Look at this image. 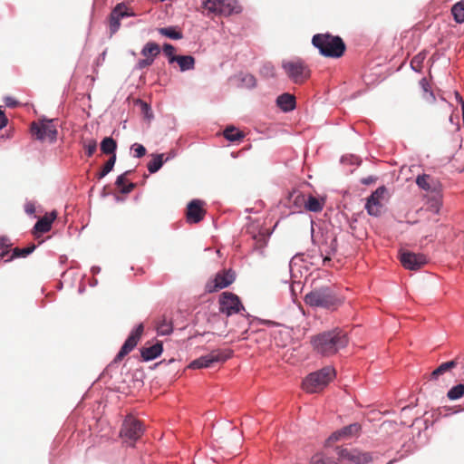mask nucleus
Instances as JSON below:
<instances>
[{
	"label": "nucleus",
	"instance_id": "f257e3e1",
	"mask_svg": "<svg viewBox=\"0 0 464 464\" xmlns=\"http://www.w3.org/2000/svg\"><path fill=\"white\" fill-rule=\"evenodd\" d=\"M347 344L346 334L338 327L321 333V355L323 356L333 355Z\"/></svg>",
	"mask_w": 464,
	"mask_h": 464
},
{
	"label": "nucleus",
	"instance_id": "f03ea898",
	"mask_svg": "<svg viewBox=\"0 0 464 464\" xmlns=\"http://www.w3.org/2000/svg\"><path fill=\"white\" fill-rule=\"evenodd\" d=\"M281 66L287 77L295 83H301L310 76L307 64L298 57L283 60Z\"/></svg>",
	"mask_w": 464,
	"mask_h": 464
},
{
	"label": "nucleus",
	"instance_id": "7ed1b4c3",
	"mask_svg": "<svg viewBox=\"0 0 464 464\" xmlns=\"http://www.w3.org/2000/svg\"><path fill=\"white\" fill-rule=\"evenodd\" d=\"M346 45L343 40L330 34H321V55L329 58H340L343 55Z\"/></svg>",
	"mask_w": 464,
	"mask_h": 464
},
{
	"label": "nucleus",
	"instance_id": "20e7f679",
	"mask_svg": "<svg viewBox=\"0 0 464 464\" xmlns=\"http://www.w3.org/2000/svg\"><path fill=\"white\" fill-rule=\"evenodd\" d=\"M202 5L209 13L223 16L242 12V6L237 0H206Z\"/></svg>",
	"mask_w": 464,
	"mask_h": 464
},
{
	"label": "nucleus",
	"instance_id": "39448f33",
	"mask_svg": "<svg viewBox=\"0 0 464 464\" xmlns=\"http://www.w3.org/2000/svg\"><path fill=\"white\" fill-rule=\"evenodd\" d=\"M32 133L38 140L44 141L48 140L51 143L54 142L57 138V130L52 120H41L38 122H33L31 126Z\"/></svg>",
	"mask_w": 464,
	"mask_h": 464
},
{
	"label": "nucleus",
	"instance_id": "423d86ee",
	"mask_svg": "<svg viewBox=\"0 0 464 464\" xmlns=\"http://www.w3.org/2000/svg\"><path fill=\"white\" fill-rule=\"evenodd\" d=\"M343 304V297L341 296L335 287L321 286V308L334 312Z\"/></svg>",
	"mask_w": 464,
	"mask_h": 464
},
{
	"label": "nucleus",
	"instance_id": "0eeeda50",
	"mask_svg": "<svg viewBox=\"0 0 464 464\" xmlns=\"http://www.w3.org/2000/svg\"><path fill=\"white\" fill-rule=\"evenodd\" d=\"M231 356V352L213 351L208 354L203 355L189 364L191 369L208 368L214 362H225Z\"/></svg>",
	"mask_w": 464,
	"mask_h": 464
},
{
	"label": "nucleus",
	"instance_id": "6e6552de",
	"mask_svg": "<svg viewBox=\"0 0 464 464\" xmlns=\"http://www.w3.org/2000/svg\"><path fill=\"white\" fill-rule=\"evenodd\" d=\"M387 193L385 186L379 187L366 199L365 209L370 216L379 217L383 208L382 199Z\"/></svg>",
	"mask_w": 464,
	"mask_h": 464
},
{
	"label": "nucleus",
	"instance_id": "1a4fd4ad",
	"mask_svg": "<svg viewBox=\"0 0 464 464\" xmlns=\"http://www.w3.org/2000/svg\"><path fill=\"white\" fill-rule=\"evenodd\" d=\"M241 309H244V307L237 295L228 292L222 294L219 299V311L222 314L230 316L237 314Z\"/></svg>",
	"mask_w": 464,
	"mask_h": 464
},
{
	"label": "nucleus",
	"instance_id": "9d476101",
	"mask_svg": "<svg viewBox=\"0 0 464 464\" xmlns=\"http://www.w3.org/2000/svg\"><path fill=\"white\" fill-rule=\"evenodd\" d=\"M143 432L141 423L131 416L127 417L122 424L121 436L132 441L137 440Z\"/></svg>",
	"mask_w": 464,
	"mask_h": 464
},
{
	"label": "nucleus",
	"instance_id": "9b49d317",
	"mask_svg": "<svg viewBox=\"0 0 464 464\" xmlns=\"http://www.w3.org/2000/svg\"><path fill=\"white\" fill-rule=\"evenodd\" d=\"M340 459H346L353 464H368L373 458L370 452H362L358 450L341 449L338 451Z\"/></svg>",
	"mask_w": 464,
	"mask_h": 464
},
{
	"label": "nucleus",
	"instance_id": "f8f14e48",
	"mask_svg": "<svg viewBox=\"0 0 464 464\" xmlns=\"http://www.w3.org/2000/svg\"><path fill=\"white\" fill-rule=\"evenodd\" d=\"M143 333V324H140L135 329L131 331L129 337L121 346L120 352L116 355L115 361L121 360L125 355L130 353L137 345L141 334Z\"/></svg>",
	"mask_w": 464,
	"mask_h": 464
},
{
	"label": "nucleus",
	"instance_id": "ddd939ff",
	"mask_svg": "<svg viewBox=\"0 0 464 464\" xmlns=\"http://www.w3.org/2000/svg\"><path fill=\"white\" fill-rule=\"evenodd\" d=\"M401 263L404 268L417 270L427 263V257L423 254L404 251L401 253Z\"/></svg>",
	"mask_w": 464,
	"mask_h": 464
},
{
	"label": "nucleus",
	"instance_id": "4468645a",
	"mask_svg": "<svg viewBox=\"0 0 464 464\" xmlns=\"http://www.w3.org/2000/svg\"><path fill=\"white\" fill-rule=\"evenodd\" d=\"M203 202L199 199H193L188 205L187 219L189 223L199 222L204 216L202 208Z\"/></svg>",
	"mask_w": 464,
	"mask_h": 464
},
{
	"label": "nucleus",
	"instance_id": "2eb2a0df",
	"mask_svg": "<svg viewBox=\"0 0 464 464\" xmlns=\"http://www.w3.org/2000/svg\"><path fill=\"white\" fill-rule=\"evenodd\" d=\"M233 80L238 88L253 89L256 86V79L250 73L239 72L234 76Z\"/></svg>",
	"mask_w": 464,
	"mask_h": 464
},
{
	"label": "nucleus",
	"instance_id": "dca6fc26",
	"mask_svg": "<svg viewBox=\"0 0 464 464\" xmlns=\"http://www.w3.org/2000/svg\"><path fill=\"white\" fill-rule=\"evenodd\" d=\"M302 389L307 393L317 392L319 389V372L308 374L302 382Z\"/></svg>",
	"mask_w": 464,
	"mask_h": 464
},
{
	"label": "nucleus",
	"instance_id": "f3484780",
	"mask_svg": "<svg viewBox=\"0 0 464 464\" xmlns=\"http://www.w3.org/2000/svg\"><path fill=\"white\" fill-rule=\"evenodd\" d=\"M276 105L284 111L289 112L295 109V97L290 93H283L276 98Z\"/></svg>",
	"mask_w": 464,
	"mask_h": 464
},
{
	"label": "nucleus",
	"instance_id": "a211bd4d",
	"mask_svg": "<svg viewBox=\"0 0 464 464\" xmlns=\"http://www.w3.org/2000/svg\"><path fill=\"white\" fill-rule=\"evenodd\" d=\"M236 278L235 272L231 269L219 273L215 278V286L218 289L227 287Z\"/></svg>",
	"mask_w": 464,
	"mask_h": 464
},
{
	"label": "nucleus",
	"instance_id": "6ab92c4d",
	"mask_svg": "<svg viewBox=\"0 0 464 464\" xmlns=\"http://www.w3.org/2000/svg\"><path fill=\"white\" fill-rule=\"evenodd\" d=\"M163 351L162 343H156L155 344L145 347L141 350L140 354L145 362L152 361L159 357Z\"/></svg>",
	"mask_w": 464,
	"mask_h": 464
},
{
	"label": "nucleus",
	"instance_id": "aec40b11",
	"mask_svg": "<svg viewBox=\"0 0 464 464\" xmlns=\"http://www.w3.org/2000/svg\"><path fill=\"white\" fill-rule=\"evenodd\" d=\"M56 218V212L53 211L49 216L40 218L34 225V230L40 233H46L51 229L52 223Z\"/></svg>",
	"mask_w": 464,
	"mask_h": 464
},
{
	"label": "nucleus",
	"instance_id": "412c9836",
	"mask_svg": "<svg viewBox=\"0 0 464 464\" xmlns=\"http://www.w3.org/2000/svg\"><path fill=\"white\" fill-rule=\"evenodd\" d=\"M160 45L154 42H148L140 51V53L145 58L151 59L153 62L156 57L160 54Z\"/></svg>",
	"mask_w": 464,
	"mask_h": 464
},
{
	"label": "nucleus",
	"instance_id": "4be33fe9",
	"mask_svg": "<svg viewBox=\"0 0 464 464\" xmlns=\"http://www.w3.org/2000/svg\"><path fill=\"white\" fill-rule=\"evenodd\" d=\"M456 366H457V362L454 360L441 363L438 368H436L430 373V381L438 380L440 375L450 371L451 369L455 368Z\"/></svg>",
	"mask_w": 464,
	"mask_h": 464
},
{
	"label": "nucleus",
	"instance_id": "5701e85b",
	"mask_svg": "<svg viewBox=\"0 0 464 464\" xmlns=\"http://www.w3.org/2000/svg\"><path fill=\"white\" fill-rule=\"evenodd\" d=\"M336 376L335 369L331 366L321 368V390L327 386Z\"/></svg>",
	"mask_w": 464,
	"mask_h": 464
},
{
	"label": "nucleus",
	"instance_id": "b1692460",
	"mask_svg": "<svg viewBox=\"0 0 464 464\" xmlns=\"http://www.w3.org/2000/svg\"><path fill=\"white\" fill-rule=\"evenodd\" d=\"M175 63L179 64L181 72L190 71L195 67V59L191 55H178Z\"/></svg>",
	"mask_w": 464,
	"mask_h": 464
},
{
	"label": "nucleus",
	"instance_id": "393cba45",
	"mask_svg": "<svg viewBox=\"0 0 464 464\" xmlns=\"http://www.w3.org/2000/svg\"><path fill=\"white\" fill-rule=\"evenodd\" d=\"M156 330L159 335H169L173 332L172 321L168 320L166 316H162V318L157 324Z\"/></svg>",
	"mask_w": 464,
	"mask_h": 464
},
{
	"label": "nucleus",
	"instance_id": "a878e982",
	"mask_svg": "<svg viewBox=\"0 0 464 464\" xmlns=\"http://www.w3.org/2000/svg\"><path fill=\"white\" fill-rule=\"evenodd\" d=\"M451 14L453 19L458 24L464 23V0L455 3L451 7Z\"/></svg>",
	"mask_w": 464,
	"mask_h": 464
},
{
	"label": "nucleus",
	"instance_id": "bb28decb",
	"mask_svg": "<svg viewBox=\"0 0 464 464\" xmlns=\"http://www.w3.org/2000/svg\"><path fill=\"white\" fill-rule=\"evenodd\" d=\"M164 154H153L152 159L148 162L147 168L150 173H156L164 163Z\"/></svg>",
	"mask_w": 464,
	"mask_h": 464
},
{
	"label": "nucleus",
	"instance_id": "cd10ccee",
	"mask_svg": "<svg viewBox=\"0 0 464 464\" xmlns=\"http://www.w3.org/2000/svg\"><path fill=\"white\" fill-rule=\"evenodd\" d=\"M420 86L423 92V99L429 103H433L436 98L426 78L420 81Z\"/></svg>",
	"mask_w": 464,
	"mask_h": 464
},
{
	"label": "nucleus",
	"instance_id": "c85d7f7f",
	"mask_svg": "<svg viewBox=\"0 0 464 464\" xmlns=\"http://www.w3.org/2000/svg\"><path fill=\"white\" fill-rule=\"evenodd\" d=\"M343 439H350L360 433L361 425L357 422L347 425L339 430Z\"/></svg>",
	"mask_w": 464,
	"mask_h": 464
},
{
	"label": "nucleus",
	"instance_id": "c756f323",
	"mask_svg": "<svg viewBox=\"0 0 464 464\" xmlns=\"http://www.w3.org/2000/svg\"><path fill=\"white\" fill-rule=\"evenodd\" d=\"M268 235L265 232H259L257 235L254 236L255 240V251H258L260 255H263V248L266 246L268 241Z\"/></svg>",
	"mask_w": 464,
	"mask_h": 464
},
{
	"label": "nucleus",
	"instance_id": "7c9ffc66",
	"mask_svg": "<svg viewBox=\"0 0 464 464\" xmlns=\"http://www.w3.org/2000/svg\"><path fill=\"white\" fill-rule=\"evenodd\" d=\"M117 149L116 141L111 138L106 137L101 142V150L105 154H115V150Z\"/></svg>",
	"mask_w": 464,
	"mask_h": 464
},
{
	"label": "nucleus",
	"instance_id": "2f4dec72",
	"mask_svg": "<svg viewBox=\"0 0 464 464\" xmlns=\"http://www.w3.org/2000/svg\"><path fill=\"white\" fill-rule=\"evenodd\" d=\"M159 33L161 35L166 36L170 39H173V40H180L183 38L182 33L179 31H177L176 27H174V26L160 28Z\"/></svg>",
	"mask_w": 464,
	"mask_h": 464
},
{
	"label": "nucleus",
	"instance_id": "473e14b6",
	"mask_svg": "<svg viewBox=\"0 0 464 464\" xmlns=\"http://www.w3.org/2000/svg\"><path fill=\"white\" fill-rule=\"evenodd\" d=\"M426 59V53L420 52L416 54L411 61L410 66L412 71L420 72L422 70V64Z\"/></svg>",
	"mask_w": 464,
	"mask_h": 464
},
{
	"label": "nucleus",
	"instance_id": "72a5a7b5",
	"mask_svg": "<svg viewBox=\"0 0 464 464\" xmlns=\"http://www.w3.org/2000/svg\"><path fill=\"white\" fill-rule=\"evenodd\" d=\"M128 174V171L118 176L115 181V185L121 188V192L123 194H128L131 192V190L134 188L135 184L134 183H129L128 185H124L125 183V176Z\"/></svg>",
	"mask_w": 464,
	"mask_h": 464
},
{
	"label": "nucleus",
	"instance_id": "f704fd0d",
	"mask_svg": "<svg viewBox=\"0 0 464 464\" xmlns=\"http://www.w3.org/2000/svg\"><path fill=\"white\" fill-rule=\"evenodd\" d=\"M224 137L229 141H237L244 137V134L237 128L230 126L224 130Z\"/></svg>",
	"mask_w": 464,
	"mask_h": 464
},
{
	"label": "nucleus",
	"instance_id": "c9c22d12",
	"mask_svg": "<svg viewBox=\"0 0 464 464\" xmlns=\"http://www.w3.org/2000/svg\"><path fill=\"white\" fill-rule=\"evenodd\" d=\"M305 304L311 308L317 309L319 307V292L313 290L304 296Z\"/></svg>",
	"mask_w": 464,
	"mask_h": 464
},
{
	"label": "nucleus",
	"instance_id": "e433bc0d",
	"mask_svg": "<svg viewBox=\"0 0 464 464\" xmlns=\"http://www.w3.org/2000/svg\"><path fill=\"white\" fill-rule=\"evenodd\" d=\"M112 15L118 17L119 19L124 17H130L134 14L132 13L128 12L127 6L123 3L118 4L111 13Z\"/></svg>",
	"mask_w": 464,
	"mask_h": 464
},
{
	"label": "nucleus",
	"instance_id": "4c0bfd02",
	"mask_svg": "<svg viewBox=\"0 0 464 464\" xmlns=\"http://www.w3.org/2000/svg\"><path fill=\"white\" fill-rule=\"evenodd\" d=\"M464 395V384H457L450 388L447 393L450 400L454 401L461 398Z\"/></svg>",
	"mask_w": 464,
	"mask_h": 464
},
{
	"label": "nucleus",
	"instance_id": "58836bf2",
	"mask_svg": "<svg viewBox=\"0 0 464 464\" xmlns=\"http://www.w3.org/2000/svg\"><path fill=\"white\" fill-rule=\"evenodd\" d=\"M116 162V155L113 154L111 155V157L107 160V162L105 163V165L103 166L102 171L98 174V179H102L104 178L107 174H109L113 167H114V164Z\"/></svg>",
	"mask_w": 464,
	"mask_h": 464
},
{
	"label": "nucleus",
	"instance_id": "ea45409f",
	"mask_svg": "<svg viewBox=\"0 0 464 464\" xmlns=\"http://www.w3.org/2000/svg\"><path fill=\"white\" fill-rule=\"evenodd\" d=\"M260 74L266 78L276 76V68L271 63H266L260 68Z\"/></svg>",
	"mask_w": 464,
	"mask_h": 464
},
{
	"label": "nucleus",
	"instance_id": "a19ab883",
	"mask_svg": "<svg viewBox=\"0 0 464 464\" xmlns=\"http://www.w3.org/2000/svg\"><path fill=\"white\" fill-rule=\"evenodd\" d=\"M34 249H35V246L34 245H32V246L24 247V248H14L13 250L12 258H14V257H25L28 255H30L31 253H33Z\"/></svg>",
	"mask_w": 464,
	"mask_h": 464
},
{
	"label": "nucleus",
	"instance_id": "79ce46f5",
	"mask_svg": "<svg viewBox=\"0 0 464 464\" xmlns=\"http://www.w3.org/2000/svg\"><path fill=\"white\" fill-rule=\"evenodd\" d=\"M163 52H164L165 55L168 57L169 63H175L178 55L174 54L175 48L172 44H163Z\"/></svg>",
	"mask_w": 464,
	"mask_h": 464
},
{
	"label": "nucleus",
	"instance_id": "37998d69",
	"mask_svg": "<svg viewBox=\"0 0 464 464\" xmlns=\"http://www.w3.org/2000/svg\"><path fill=\"white\" fill-rule=\"evenodd\" d=\"M429 179H430L429 175H425V174L419 175L416 179V184L421 189L429 191V190H430V186L428 182Z\"/></svg>",
	"mask_w": 464,
	"mask_h": 464
},
{
	"label": "nucleus",
	"instance_id": "c03bdc74",
	"mask_svg": "<svg viewBox=\"0 0 464 464\" xmlns=\"http://www.w3.org/2000/svg\"><path fill=\"white\" fill-rule=\"evenodd\" d=\"M83 148L86 151V154L91 157L95 152L97 149V142L95 140L91 139L87 140L83 142Z\"/></svg>",
	"mask_w": 464,
	"mask_h": 464
},
{
	"label": "nucleus",
	"instance_id": "a18cd8bd",
	"mask_svg": "<svg viewBox=\"0 0 464 464\" xmlns=\"http://www.w3.org/2000/svg\"><path fill=\"white\" fill-rule=\"evenodd\" d=\"M11 246L10 240L7 237H0V256L4 257L6 254L9 253Z\"/></svg>",
	"mask_w": 464,
	"mask_h": 464
},
{
	"label": "nucleus",
	"instance_id": "49530a36",
	"mask_svg": "<svg viewBox=\"0 0 464 464\" xmlns=\"http://www.w3.org/2000/svg\"><path fill=\"white\" fill-rule=\"evenodd\" d=\"M305 208L309 211L317 212L319 211V199L314 197H309L305 202Z\"/></svg>",
	"mask_w": 464,
	"mask_h": 464
},
{
	"label": "nucleus",
	"instance_id": "de8ad7c7",
	"mask_svg": "<svg viewBox=\"0 0 464 464\" xmlns=\"http://www.w3.org/2000/svg\"><path fill=\"white\" fill-rule=\"evenodd\" d=\"M341 162L343 164L359 166L361 164V160L355 155H346L341 158Z\"/></svg>",
	"mask_w": 464,
	"mask_h": 464
},
{
	"label": "nucleus",
	"instance_id": "09e8293b",
	"mask_svg": "<svg viewBox=\"0 0 464 464\" xmlns=\"http://www.w3.org/2000/svg\"><path fill=\"white\" fill-rule=\"evenodd\" d=\"M131 150L133 151V156L135 158H141L145 155L146 153V149L143 145L141 144H139V143H134L132 146H131Z\"/></svg>",
	"mask_w": 464,
	"mask_h": 464
},
{
	"label": "nucleus",
	"instance_id": "8fccbe9b",
	"mask_svg": "<svg viewBox=\"0 0 464 464\" xmlns=\"http://www.w3.org/2000/svg\"><path fill=\"white\" fill-rule=\"evenodd\" d=\"M121 19H119L118 17L112 15L111 14V18H110V31H111V34H115L120 26H121Z\"/></svg>",
	"mask_w": 464,
	"mask_h": 464
},
{
	"label": "nucleus",
	"instance_id": "3c124183",
	"mask_svg": "<svg viewBox=\"0 0 464 464\" xmlns=\"http://www.w3.org/2000/svg\"><path fill=\"white\" fill-rule=\"evenodd\" d=\"M154 62L151 59L144 58L138 61L134 66V70H142L145 67L150 66Z\"/></svg>",
	"mask_w": 464,
	"mask_h": 464
},
{
	"label": "nucleus",
	"instance_id": "603ef678",
	"mask_svg": "<svg viewBox=\"0 0 464 464\" xmlns=\"http://www.w3.org/2000/svg\"><path fill=\"white\" fill-rule=\"evenodd\" d=\"M303 260H304V262H308V263H310L312 266H315V267H314V271L311 273V275H313V273H314V272H315V271H317V270H318V267L316 266H317V260H318L317 256H311L309 253H307V254L304 256V259H303Z\"/></svg>",
	"mask_w": 464,
	"mask_h": 464
},
{
	"label": "nucleus",
	"instance_id": "864d4df0",
	"mask_svg": "<svg viewBox=\"0 0 464 464\" xmlns=\"http://www.w3.org/2000/svg\"><path fill=\"white\" fill-rule=\"evenodd\" d=\"M342 438H343L342 434H341L340 430H338L334 431V433H332V435L325 441V444L328 446V445H330V442L337 441Z\"/></svg>",
	"mask_w": 464,
	"mask_h": 464
},
{
	"label": "nucleus",
	"instance_id": "5fc2aeb1",
	"mask_svg": "<svg viewBox=\"0 0 464 464\" xmlns=\"http://www.w3.org/2000/svg\"><path fill=\"white\" fill-rule=\"evenodd\" d=\"M7 118L5 115V112L0 109V130L5 128L7 125Z\"/></svg>",
	"mask_w": 464,
	"mask_h": 464
},
{
	"label": "nucleus",
	"instance_id": "6e6d98bb",
	"mask_svg": "<svg viewBox=\"0 0 464 464\" xmlns=\"http://www.w3.org/2000/svg\"><path fill=\"white\" fill-rule=\"evenodd\" d=\"M5 102V105L10 108H14L17 105V102L13 97H6Z\"/></svg>",
	"mask_w": 464,
	"mask_h": 464
},
{
	"label": "nucleus",
	"instance_id": "4d7b16f0",
	"mask_svg": "<svg viewBox=\"0 0 464 464\" xmlns=\"http://www.w3.org/2000/svg\"><path fill=\"white\" fill-rule=\"evenodd\" d=\"M376 180V178L373 176H368L361 179V183L363 185H371Z\"/></svg>",
	"mask_w": 464,
	"mask_h": 464
},
{
	"label": "nucleus",
	"instance_id": "13d9d810",
	"mask_svg": "<svg viewBox=\"0 0 464 464\" xmlns=\"http://www.w3.org/2000/svg\"><path fill=\"white\" fill-rule=\"evenodd\" d=\"M142 111H144L146 117H150L151 115H149V112H150V107L146 102H141Z\"/></svg>",
	"mask_w": 464,
	"mask_h": 464
},
{
	"label": "nucleus",
	"instance_id": "bf43d9fd",
	"mask_svg": "<svg viewBox=\"0 0 464 464\" xmlns=\"http://www.w3.org/2000/svg\"><path fill=\"white\" fill-rule=\"evenodd\" d=\"M312 44L313 45L319 49V34H315L312 38Z\"/></svg>",
	"mask_w": 464,
	"mask_h": 464
},
{
	"label": "nucleus",
	"instance_id": "052dcab7",
	"mask_svg": "<svg viewBox=\"0 0 464 464\" xmlns=\"http://www.w3.org/2000/svg\"><path fill=\"white\" fill-rule=\"evenodd\" d=\"M454 95L457 102H459L461 105V107H463L464 100L461 97V95L458 92H455Z\"/></svg>",
	"mask_w": 464,
	"mask_h": 464
},
{
	"label": "nucleus",
	"instance_id": "680f3d73",
	"mask_svg": "<svg viewBox=\"0 0 464 464\" xmlns=\"http://www.w3.org/2000/svg\"><path fill=\"white\" fill-rule=\"evenodd\" d=\"M25 211H26V213H28V214H33V213L34 212V205H32V204H27V205L25 206Z\"/></svg>",
	"mask_w": 464,
	"mask_h": 464
},
{
	"label": "nucleus",
	"instance_id": "e2e57ef3",
	"mask_svg": "<svg viewBox=\"0 0 464 464\" xmlns=\"http://www.w3.org/2000/svg\"><path fill=\"white\" fill-rule=\"evenodd\" d=\"M91 270L92 274H99L101 272V267L94 266L92 267Z\"/></svg>",
	"mask_w": 464,
	"mask_h": 464
},
{
	"label": "nucleus",
	"instance_id": "0e129e2a",
	"mask_svg": "<svg viewBox=\"0 0 464 464\" xmlns=\"http://www.w3.org/2000/svg\"><path fill=\"white\" fill-rule=\"evenodd\" d=\"M295 286L300 287V283H294L291 285V291L294 293Z\"/></svg>",
	"mask_w": 464,
	"mask_h": 464
},
{
	"label": "nucleus",
	"instance_id": "69168bd1",
	"mask_svg": "<svg viewBox=\"0 0 464 464\" xmlns=\"http://www.w3.org/2000/svg\"><path fill=\"white\" fill-rule=\"evenodd\" d=\"M321 464H337L334 460L323 461L321 459Z\"/></svg>",
	"mask_w": 464,
	"mask_h": 464
},
{
	"label": "nucleus",
	"instance_id": "338daca9",
	"mask_svg": "<svg viewBox=\"0 0 464 464\" xmlns=\"http://www.w3.org/2000/svg\"><path fill=\"white\" fill-rule=\"evenodd\" d=\"M311 461H312V464H317V463L319 462V459H317V457H316V456H314V457L312 458V460H311Z\"/></svg>",
	"mask_w": 464,
	"mask_h": 464
},
{
	"label": "nucleus",
	"instance_id": "774afa93",
	"mask_svg": "<svg viewBox=\"0 0 464 464\" xmlns=\"http://www.w3.org/2000/svg\"><path fill=\"white\" fill-rule=\"evenodd\" d=\"M174 157H175V154H174V153L169 154V155L166 158L165 161H168V160H169L170 159H172V158H174Z\"/></svg>",
	"mask_w": 464,
	"mask_h": 464
}]
</instances>
